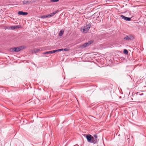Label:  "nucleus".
I'll use <instances>...</instances> for the list:
<instances>
[{
	"mask_svg": "<svg viewBox=\"0 0 146 146\" xmlns=\"http://www.w3.org/2000/svg\"><path fill=\"white\" fill-rule=\"evenodd\" d=\"M91 26V24L89 23H88L83 28H82V27L81 28V31L83 33H87L88 31Z\"/></svg>",
	"mask_w": 146,
	"mask_h": 146,
	"instance_id": "nucleus-1",
	"label": "nucleus"
},
{
	"mask_svg": "<svg viewBox=\"0 0 146 146\" xmlns=\"http://www.w3.org/2000/svg\"><path fill=\"white\" fill-rule=\"evenodd\" d=\"M23 47L21 46L20 47H14L11 48L10 50L11 52H18L23 49Z\"/></svg>",
	"mask_w": 146,
	"mask_h": 146,
	"instance_id": "nucleus-2",
	"label": "nucleus"
},
{
	"mask_svg": "<svg viewBox=\"0 0 146 146\" xmlns=\"http://www.w3.org/2000/svg\"><path fill=\"white\" fill-rule=\"evenodd\" d=\"M86 138L88 141L89 142H91L92 139V137L91 135L89 134L86 136Z\"/></svg>",
	"mask_w": 146,
	"mask_h": 146,
	"instance_id": "nucleus-3",
	"label": "nucleus"
},
{
	"mask_svg": "<svg viewBox=\"0 0 146 146\" xmlns=\"http://www.w3.org/2000/svg\"><path fill=\"white\" fill-rule=\"evenodd\" d=\"M120 17L126 21H129L131 20V18L125 17L122 15H121Z\"/></svg>",
	"mask_w": 146,
	"mask_h": 146,
	"instance_id": "nucleus-4",
	"label": "nucleus"
},
{
	"mask_svg": "<svg viewBox=\"0 0 146 146\" xmlns=\"http://www.w3.org/2000/svg\"><path fill=\"white\" fill-rule=\"evenodd\" d=\"M92 42L93 41H92L91 40L84 44L82 45V46L83 47H86L87 46H89L91 44H92Z\"/></svg>",
	"mask_w": 146,
	"mask_h": 146,
	"instance_id": "nucleus-5",
	"label": "nucleus"
},
{
	"mask_svg": "<svg viewBox=\"0 0 146 146\" xmlns=\"http://www.w3.org/2000/svg\"><path fill=\"white\" fill-rule=\"evenodd\" d=\"M18 14L19 15H27L28 13L27 12H23L22 11H19L18 12Z\"/></svg>",
	"mask_w": 146,
	"mask_h": 146,
	"instance_id": "nucleus-6",
	"label": "nucleus"
},
{
	"mask_svg": "<svg viewBox=\"0 0 146 146\" xmlns=\"http://www.w3.org/2000/svg\"><path fill=\"white\" fill-rule=\"evenodd\" d=\"M97 141V139L94 138L93 137H92V139L91 143L94 144L96 143Z\"/></svg>",
	"mask_w": 146,
	"mask_h": 146,
	"instance_id": "nucleus-7",
	"label": "nucleus"
},
{
	"mask_svg": "<svg viewBox=\"0 0 146 146\" xmlns=\"http://www.w3.org/2000/svg\"><path fill=\"white\" fill-rule=\"evenodd\" d=\"M31 2V1H26L24 0L23 1V3L24 4H26L27 3H29Z\"/></svg>",
	"mask_w": 146,
	"mask_h": 146,
	"instance_id": "nucleus-8",
	"label": "nucleus"
},
{
	"mask_svg": "<svg viewBox=\"0 0 146 146\" xmlns=\"http://www.w3.org/2000/svg\"><path fill=\"white\" fill-rule=\"evenodd\" d=\"M58 10H57L56 11L52 13H50V15H51V17H52V16H54V15L56 13H58Z\"/></svg>",
	"mask_w": 146,
	"mask_h": 146,
	"instance_id": "nucleus-9",
	"label": "nucleus"
},
{
	"mask_svg": "<svg viewBox=\"0 0 146 146\" xmlns=\"http://www.w3.org/2000/svg\"><path fill=\"white\" fill-rule=\"evenodd\" d=\"M64 32V31H62V30H60L59 33V36H62Z\"/></svg>",
	"mask_w": 146,
	"mask_h": 146,
	"instance_id": "nucleus-10",
	"label": "nucleus"
},
{
	"mask_svg": "<svg viewBox=\"0 0 146 146\" xmlns=\"http://www.w3.org/2000/svg\"><path fill=\"white\" fill-rule=\"evenodd\" d=\"M124 39L126 40H129L131 39L130 37L128 36H127L124 38Z\"/></svg>",
	"mask_w": 146,
	"mask_h": 146,
	"instance_id": "nucleus-11",
	"label": "nucleus"
},
{
	"mask_svg": "<svg viewBox=\"0 0 146 146\" xmlns=\"http://www.w3.org/2000/svg\"><path fill=\"white\" fill-rule=\"evenodd\" d=\"M123 53L126 54H127L128 53V51L126 49H124L123 50Z\"/></svg>",
	"mask_w": 146,
	"mask_h": 146,
	"instance_id": "nucleus-12",
	"label": "nucleus"
},
{
	"mask_svg": "<svg viewBox=\"0 0 146 146\" xmlns=\"http://www.w3.org/2000/svg\"><path fill=\"white\" fill-rule=\"evenodd\" d=\"M50 51V54L54 53L55 52H56V50H52V51Z\"/></svg>",
	"mask_w": 146,
	"mask_h": 146,
	"instance_id": "nucleus-13",
	"label": "nucleus"
},
{
	"mask_svg": "<svg viewBox=\"0 0 146 146\" xmlns=\"http://www.w3.org/2000/svg\"><path fill=\"white\" fill-rule=\"evenodd\" d=\"M19 27H20V26L19 25L14 26L13 29H15L19 28Z\"/></svg>",
	"mask_w": 146,
	"mask_h": 146,
	"instance_id": "nucleus-14",
	"label": "nucleus"
},
{
	"mask_svg": "<svg viewBox=\"0 0 146 146\" xmlns=\"http://www.w3.org/2000/svg\"><path fill=\"white\" fill-rule=\"evenodd\" d=\"M47 16H46V15H44L41 16L40 17V18L42 19H45L47 18Z\"/></svg>",
	"mask_w": 146,
	"mask_h": 146,
	"instance_id": "nucleus-15",
	"label": "nucleus"
},
{
	"mask_svg": "<svg viewBox=\"0 0 146 146\" xmlns=\"http://www.w3.org/2000/svg\"><path fill=\"white\" fill-rule=\"evenodd\" d=\"M50 51L45 52H44L43 53V54H47V55H48V54H50Z\"/></svg>",
	"mask_w": 146,
	"mask_h": 146,
	"instance_id": "nucleus-16",
	"label": "nucleus"
},
{
	"mask_svg": "<svg viewBox=\"0 0 146 146\" xmlns=\"http://www.w3.org/2000/svg\"><path fill=\"white\" fill-rule=\"evenodd\" d=\"M59 1V0H51V2H57Z\"/></svg>",
	"mask_w": 146,
	"mask_h": 146,
	"instance_id": "nucleus-17",
	"label": "nucleus"
},
{
	"mask_svg": "<svg viewBox=\"0 0 146 146\" xmlns=\"http://www.w3.org/2000/svg\"><path fill=\"white\" fill-rule=\"evenodd\" d=\"M56 51H61L62 50H63V49H59L58 50H56Z\"/></svg>",
	"mask_w": 146,
	"mask_h": 146,
	"instance_id": "nucleus-18",
	"label": "nucleus"
},
{
	"mask_svg": "<svg viewBox=\"0 0 146 146\" xmlns=\"http://www.w3.org/2000/svg\"><path fill=\"white\" fill-rule=\"evenodd\" d=\"M69 49L68 48H65L63 49V50L64 51H68L69 50Z\"/></svg>",
	"mask_w": 146,
	"mask_h": 146,
	"instance_id": "nucleus-19",
	"label": "nucleus"
},
{
	"mask_svg": "<svg viewBox=\"0 0 146 146\" xmlns=\"http://www.w3.org/2000/svg\"><path fill=\"white\" fill-rule=\"evenodd\" d=\"M46 16H47V18H49V17H51V15H50V14H48V15H46Z\"/></svg>",
	"mask_w": 146,
	"mask_h": 146,
	"instance_id": "nucleus-20",
	"label": "nucleus"
},
{
	"mask_svg": "<svg viewBox=\"0 0 146 146\" xmlns=\"http://www.w3.org/2000/svg\"><path fill=\"white\" fill-rule=\"evenodd\" d=\"M94 138L97 139V136L96 134L94 135Z\"/></svg>",
	"mask_w": 146,
	"mask_h": 146,
	"instance_id": "nucleus-21",
	"label": "nucleus"
},
{
	"mask_svg": "<svg viewBox=\"0 0 146 146\" xmlns=\"http://www.w3.org/2000/svg\"><path fill=\"white\" fill-rule=\"evenodd\" d=\"M13 26H11L9 27V29H13Z\"/></svg>",
	"mask_w": 146,
	"mask_h": 146,
	"instance_id": "nucleus-22",
	"label": "nucleus"
},
{
	"mask_svg": "<svg viewBox=\"0 0 146 146\" xmlns=\"http://www.w3.org/2000/svg\"><path fill=\"white\" fill-rule=\"evenodd\" d=\"M5 144L4 145V146H5Z\"/></svg>",
	"mask_w": 146,
	"mask_h": 146,
	"instance_id": "nucleus-23",
	"label": "nucleus"
}]
</instances>
